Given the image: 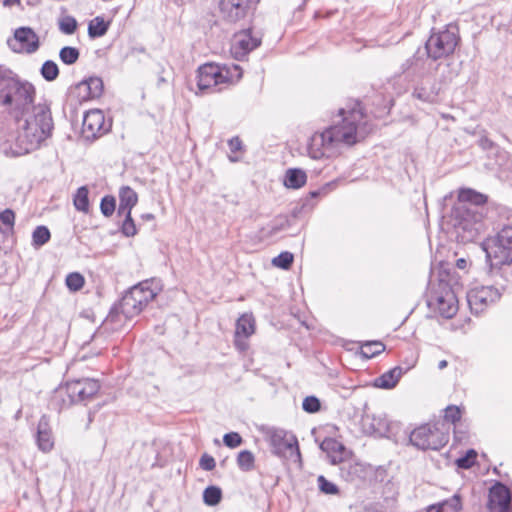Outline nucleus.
Here are the masks:
<instances>
[{"label": "nucleus", "mask_w": 512, "mask_h": 512, "mask_svg": "<svg viewBox=\"0 0 512 512\" xmlns=\"http://www.w3.org/2000/svg\"><path fill=\"white\" fill-rule=\"evenodd\" d=\"M104 115L102 111L93 109L84 114L82 122V133L89 138H95L103 130Z\"/></svg>", "instance_id": "obj_18"}, {"label": "nucleus", "mask_w": 512, "mask_h": 512, "mask_svg": "<svg viewBox=\"0 0 512 512\" xmlns=\"http://www.w3.org/2000/svg\"><path fill=\"white\" fill-rule=\"evenodd\" d=\"M124 221L121 227L122 233L127 237H132L137 233L134 220L132 219L131 212L128 214H122Z\"/></svg>", "instance_id": "obj_45"}, {"label": "nucleus", "mask_w": 512, "mask_h": 512, "mask_svg": "<svg viewBox=\"0 0 512 512\" xmlns=\"http://www.w3.org/2000/svg\"><path fill=\"white\" fill-rule=\"evenodd\" d=\"M480 143H481V146H482L483 148H485V149H486V148H490V147H492V145H493L492 141H490V140H489V139H487V138H483V139H481Z\"/></svg>", "instance_id": "obj_52"}, {"label": "nucleus", "mask_w": 512, "mask_h": 512, "mask_svg": "<svg viewBox=\"0 0 512 512\" xmlns=\"http://www.w3.org/2000/svg\"><path fill=\"white\" fill-rule=\"evenodd\" d=\"M456 265H457L458 268L464 269L467 266V261L465 259H463V258H460V259L457 260Z\"/></svg>", "instance_id": "obj_53"}, {"label": "nucleus", "mask_w": 512, "mask_h": 512, "mask_svg": "<svg viewBox=\"0 0 512 512\" xmlns=\"http://www.w3.org/2000/svg\"><path fill=\"white\" fill-rule=\"evenodd\" d=\"M109 22H106L102 17H95L89 22L88 35L90 38L95 39L104 36L109 29Z\"/></svg>", "instance_id": "obj_30"}, {"label": "nucleus", "mask_w": 512, "mask_h": 512, "mask_svg": "<svg viewBox=\"0 0 512 512\" xmlns=\"http://www.w3.org/2000/svg\"><path fill=\"white\" fill-rule=\"evenodd\" d=\"M89 190L86 186L77 189L73 203L78 211L87 213L89 211Z\"/></svg>", "instance_id": "obj_31"}, {"label": "nucleus", "mask_w": 512, "mask_h": 512, "mask_svg": "<svg viewBox=\"0 0 512 512\" xmlns=\"http://www.w3.org/2000/svg\"><path fill=\"white\" fill-rule=\"evenodd\" d=\"M476 457L477 452L474 449H469L464 456L456 460V465L461 469H469L474 465Z\"/></svg>", "instance_id": "obj_42"}, {"label": "nucleus", "mask_w": 512, "mask_h": 512, "mask_svg": "<svg viewBox=\"0 0 512 512\" xmlns=\"http://www.w3.org/2000/svg\"><path fill=\"white\" fill-rule=\"evenodd\" d=\"M255 457L249 450H243L238 454L237 465L242 471H251L254 469Z\"/></svg>", "instance_id": "obj_36"}, {"label": "nucleus", "mask_w": 512, "mask_h": 512, "mask_svg": "<svg viewBox=\"0 0 512 512\" xmlns=\"http://www.w3.org/2000/svg\"><path fill=\"white\" fill-rule=\"evenodd\" d=\"M307 181V175L304 170L299 168H290L286 171L284 185L287 188L299 189Z\"/></svg>", "instance_id": "obj_27"}, {"label": "nucleus", "mask_w": 512, "mask_h": 512, "mask_svg": "<svg viewBox=\"0 0 512 512\" xmlns=\"http://www.w3.org/2000/svg\"><path fill=\"white\" fill-rule=\"evenodd\" d=\"M228 146L231 152L240 151L242 149V141L239 139V137H233L229 140Z\"/></svg>", "instance_id": "obj_51"}, {"label": "nucleus", "mask_w": 512, "mask_h": 512, "mask_svg": "<svg viewBox=\"0 0 512 512\" xmlns=\"http://www.w3.org/2000/svg\"><path fill=\"white\" fill-rule=\"evenodd\" d=\"M65 283L71 291H78L84 286L85 280L80 273L72 272L66 276Z\"/></svg>", "instance_id": "obj_40"}, {"label": "nucleus", "mask_w": 512, "mask_h": 512, "mask_svg": "<svg viewBox=\"0 0 512 512\" xmlns=\"http://www.w3.org/2000/svg\"><path fill=\"white\" fill-rule=\"evenodd\" d=\"M36 440L38 448L43 452H49L54 446L52 433L46 416H42L38 422Z\"/></svg>", "instance_id": "obj_23"}, {"label": "nucleus", "mask_w": 512, "mask_h": 512, "mask_svg": "<svg viewBox=\"0 0 512 512\" xmlns=\"http://www.w3.org/2000/svg\"><path fill=\"white\" fill-rule=\"evenodd\" d=\"M320 448L327 453H341L344 450L343 444L333 438H325Z\"/></svg>", "instance_id": "obj_41"}, {"label": "nucleus", "mask_w": 512, "mask_h": 512, "mask_svg": "<svg viewBox=\"0 0 512 512\" xmlns=\"http://www.w3.org/2000/svg\"><path fill=\"white\" fill-rule=\"evenodd\" d=\"M293 259V254L285 251L273 258L272 264L282 269H288L292 265Z\"/></svg>", "instance_id": "obj_43"}, {"label": "nucleus", "mask_w": 512, "mask_h": 512, "mask_svg": "<svg viewBox=\"0 0 512 512\" xmlns=\"http://www.w3.org/2000/svg\"><path fill=\"white\" fill-rule=\"evenodd\" d=\"M153 283V280L142 281L133 286L128 292L138 299V304H144L147 306V304L158 294L157 290L152 287Z\"/></svg>", "instance_id": "obj_22"}, {"label": "nucleus", "mask_w": 512, "mask_h": 512, "mask_svg": "<svg viewBox=\"0 0 512 512\" xmlns=\"http://www.w3.org/2000/svg\"><path fill=\"white\" fill-rule=\"evenodd\" d=\"M8 47L16 53H35L40 46L39 37L30 27H20L7 40Z\"/></svg>", "instance_id": "obj_14"}, {"label": "nucleus", "mask_w": 512, "mask_h": 512, "mask_svg": "<svg viewBox=\"0 0 512 512\" xmlns=\"http://www.w3.org/2000/svg\"><path fill=\"white\" fill-rule=\"evenodd\" d=\"M312 197H316L319 195V191H313L311 192Z\"/></svg>", "instance_id": "obj_58"}, {"label": "nucleus", "mask_w": 512, "mask_h": 512, "mask_svg": "<svg viewBox=\"0 0 512 512\" xmlns=\"http://www.w3.org/2000/svg\"><path fill=\"white\" fill-rule=\"evenodd\" d=\"M461 509V498L458 494H455L449 499L430 505L426 512H460Z\"/></svg>", "instance_id": "obj_26"}, {"label": "nucleus", "mask_w": 512, "mask_h": 512, "mask_svg": "<svg viewBox=\"0 0 512 512\" xmlns=\"http://www.w3.org/2000/svg\"><path fill=\"white\" fill-rule=\"evenodd\" d=\"M80 57V51L76 47L65 46L59 51V58L66 65L75 64Z\"/></svg>", "instance_id": "obj_34"}, {"label": "nucleus", "mask_w": 512, "mask_h": 512, "mask_svg": "<svg viewBox=\"0 0 512 512\" xmlns=\"http://www.w3.org/2000/svg\"><path fill=\"white\" fill-rule=\"evenodd\" d=\"M265 436L272 447V452L277 456H284L287 451H296L300 455L297 438L280 428H267Z\"/></svg>", "instance_id": "obj_13"}, {"label": "nucleus", "mask_w": 512, "mask_h": 512, "mask_svg": "<svg viewBox=\"0 0 512 512\" xmlns=\"http://www.w3.org/2000/svg\"><path fill=\"white\" fill-rule=\"evenodd\" d=\"M255 331V319L252 316V314H243L241 315L237 322H236V329H235V340L234 344L235 346L240 349L244 350L246 349V343L242 341L243 339H246L250 337Z\"/></svg>", "instance_id": "obj_19"}, {"label": "nucleus", "mask_w": 512, "mask_h": 512, "mask_svg": "<svg viewBox=\"0 0 512 512\" xmlns=\"http://www.w3.org/2000/svg\"><path fill=\"white\" fill-rule=\"evenodd\" d=\"M59 30L65 35H72L78 27L77 20L70 15L62 16L58 21Z\"/></svg>", "instance_id": "obj_38"}, {"label": "nucleus", "mask_w": 512, "mask_h": 512, "mask_svg": "<svg viewBox=\"0 0 512 512\" xmlns=\"http://www.w3.org/2000/svg\"><path fill=\"white\" fill-rule=\"evenodd\" d=\"M145 307L144 304H138V299L130 292H126L120 300L119 306L112 309L108 314L105 324H116L122 320V317L125 319L132 318L138 315Z\"/></svg>", "instance_id": "obj_15"}, {"label": "nucleus", "mask_w": 512, "mask_h": 512, "mask_svg": "<svg viewBox=\"0 0 512 512\" xmlns=\"http://www.w3.org/2000/svg\"><path fill=\"white\" fill-rule=\"evenodd\" d=\"M448 365L447 361L446 360H441L439 363H438V368L440 370H443L444 368H446Z\"/></svg>", "instance_id": "obj_54"}, {"label": "nucleus", "mask_w": 512, "mask_h": 512, "mask_svg": "<svg viewBox=\"0 0 512 512\" xmlns=\"http://www.w3.org/2000/svg\"><path fill=\"white\" fill-rule=\"evenodd\" d=\"M20 2V0H4V4L6 5H14V4H18Z\"/></svg>", "instance_id": "obj_55"}, {"label": "nucleus", "mask_w": 512, "mask_h": 512, "mask_svg": "<svg viewBox=\"0 0 512 512\" xmlns=\"http://www.w3.org/2000/svg\"><path fill=\"white\" fill-rule=\"evenodd\" d=\"M364 431L376 437H384L390 431V424L383 415H366L362 418Z\"/></svg>", "instance_id": "obj_20"}, {"label": "nucleus", "mask_w": 512, "mask_h": 512, "mask_svg": "<svg viewBox=\"0 0 512 512\" xmlns=\"http://www.w3.org/2000/svg\"><path fill=\"white\" fill-rule=\"evenodd\" d=\"M242 437L237 432L226 433L223 437L224 444L229 448H236L242 444Z\"/></svg>", "instance_id": "obj_48"}, {"label": "nucleus", "mask_w": 512, "mask_h": 512, "mask_svg": "<svg viewBox=\"0 0 512 512\" xmlns=\"http://www.w3.org/2000/svg\"><path fill=\"white\" fill-rule=\"evenodd\" d=\"M409 441L420 450H440L447 444L448 435L436 424H424L411 432Z\"/></svg>", "instance_id": "obj_8"}, {"label": "nucleus", "mask_w": 512, "mask_h": 512, "mask_svg": "<svg viewBox=\"0 0 512 512\" xmlns=\"http://www.w3.org/2000/svg\"><path fill=\"white\" fill-rule=\"evenodd\" d=\"M261 44V38L253 35L251 29L243 30L234 36L232 53L236 58L247 55Z\"/></svg>", "instance_id": "obj_17"}, {"label": "nucleus", "mask_w": 512, "mask_h": 512, "mask_svg": "<svg viewBox=\"0 0 512 512\" xmlns=\"http://www.w3.org/2000/svg\"><path fill=\"white\" fill-rule=\"evenodd\" d=\"M100 383L91 378L70 381L66 384V393L70 403H84L90 401L100 390Z\"/></svg>", "instance_id": "obj_12"}, {"label": "nucleus", "mask_w": 512, "mask_h": 512, "mask_svg": "<svg viewBox=\"0 0 512 512\" xmlns=\"http://www.w3.org/2000/svg\"><path fill=\"white\" fill-rule=\"evenodd\" d=\"M501 229L496 235L493 246L487 250V258L492 266L512 263V210L502 208L499 212Z\"/></svg>", "instance_id": "obj_5"}, {"label": "nucleus", "mask_w": 512, "mask_h": 512, "mask_svg": "<svg viewBox=\"0 0 512 512\" xmlns=\"http://www.w3.org/2000/svg\"><path fill=\"white\" fill-rule=\"evenodd\" d=\"M219 14L227 23H238L252 13L254 0H219Z\"/></svg>", "instance_id": "obj_11"}, {"label": "nucleus", "mask_w": 512, "mask_h": 512, "mask_svg": "<svg viewBox=\"0 0 512 512\" xmlns=\"http://www.w3.org/2000/svg\"><path fill=\"white\" fill-rule=\"evenodd\" d=\"M41 76L48 82H52L59 76L58 65L52 60H46L40 69Z\"/></svg>", "instance_id": "obj_35"}, {"label": "nucleus", "mask_w": 512, "mask_h": 512, "mask_svg": "<svg viewBox=\"0 0 512 512\" xmlns=\"http://www.w3.org/2000/svg\"><path fill=\"white\" fill-rule=\"evenodd\" d=\"M15 213L11 209H5L0 212V231L2 233L11 232L14 228Z\"/></svg>", "instance_id": "obj_37"}, {"label": "nucleus", "mask_w": 512, "mask_h": 512, "mask_svg": "<svg viewBox=\"0 0 512 512\" xmlns=\"http://www.w3.org/2000/svg\"><path fill=\"white\" fill-rule=\"evenodd\" d=\"M317 482L321 492L330 495L338 493L337 486L334 483L328 481L323 475L318 477Z\"/></svg>", "instance_id": "obj_47"}, {"label": "nucleus", "mask_w": 512, "mask_h": 512, "mask_svg": "<svg viewBox=\"0 0 512 512\" xmlns=\"http://www.w3.org/2000/svg\"><path fill=\"white\" fill-rule=\"evenodd\" d=\"M427 306L441 317L450 319L458 311V300L447 283L441 282L427 296Z\"/></svg>", "instance_id": "obj_7"}, {"label": "nucleus", "mask_w": 512, "mask_h": 512, "mask_svg": "<svg viewBox=\"0 0 512 512\" xmlns=\"http://www.w3.org/2000/svg\"><path fill=\"white\" fill-rule=\"evenodd\" d=\"M403 374L404 369L400 366H396L376 378L374 385L382 389H392L397 385Z\"/></svg>", "instance_id": "obj_25"}, {"label": "nucleus", "mask_w": 512, "mask_h": 512, "mask_svg": "<svg viewBox=\"0 0 512 512\" xmlns=\"http://www.w3.org/2000/svg\"><path fill=\"white\" fill-rule=\"evenodd\" d=\"M440 90L441 87L439 84L432 82L428 78H424L416 85L412 95L423 102L434 103L437 100Z\"/></svg>", "instance_id": "obj_21"}, {"label": "nucleus", "mask_w": 512, "mask_h": 512, "mask_svg": "<svg viewBox=\"0 0 512 512\" xmlns=\"http://www.w3.org/2000/svg\"><path fill=\"white\" fill-rule=\"evenodd\" d=\"M444 418L446 421L455 424L457 421L461 419V411L457 406H448L445 409Z\"/></svg>", "instance_id": "obj_49"}, {"label": "nucleus", "mask_w": 512, "mask_h": 512, "mask_svg": "<svg viewBox=\"0 0 512 512\" xmlns=\"http://www.w3.org/2000/svg\"><path fill=\"white\" fill-rule=\"evenodd\" d=\"M200 467L205 471H211L215 468V459L209 454H203L199 461Z\"/></svg>", "instance_id": "obj_50"}, {"label": "nucleus", "mask_w": 512, "mask_h": 512, "mask_svg": "<svg viewBox=\"0 0 512 512\" xmlns=\"http://www.w3.org/2000/svg\"><path fill=\"white\" fill-rule=\"evenodd\" d=\"M78 88H86L88 90L86 98L94 99L101 96L103 92V81L99 77H90L82 81Z\"/></svg>", "instance_id": "obj_29"}, {"label": "nucleus", "mask_w": 512, "mask_h": 512, "mask_svg": "<svg viewBox=\"0 0 512 512\" xmlns=\"http://www.w3.org/2000/svg\"><path fill=\"white\" fill-rule=\"evenodd\" d=\"M501 297V291L494 286H475L467 293V302L474 314H480Z\"/></svg>", "instance_id": "obj_10"}, {"label": "nucleus", "mask_w": 512, "mask_h": 512, "mask_svg": "<svg viewBox=\"0 0 512 512\" xmlns=\"http://www.w3.org/2000/svg\"><path fill=\"white\" fill-rule=\"evenodd\" d=\"M485 195L472 189H461L458 202L453 206L450 223L458 241H474L483 228L480 206L486 202Z\"/></svg>", "instance_id": "obj_3"}, {"label": "nucleus", "mask_w": 512, "mask_h": 512, "mask_svg": "<svg viewBox=\"0 0 512 512\" xmlns=\"http://www.w3.org/2000/svg\"><path fill=\"white\" fill-rule=\"evenodd\" d=\"M115 207L116 201L113 196H105L102 198L100 203V210L105 217H110L114 213Z\"/></svg>", "instance_id": "obj_44"}, {"label": "nucleus", "mask_w": 512, "mask_h": 512, "mask_svg": "<svg viewBox=\"0 0 512 512\" xmlns=\"http://www.w3.org/2000/svg\"><path fill=\"white\" fill-rule=\"evenodd\" d=\"M17 124V155L28 154L38 148L52 136L54 122L50 105L44 101L33 105Z\"/></svg>", "instance_id": "obj_2"}, {"label": "nucleus", "mask_w": 512, "mask_h": 512, "mask_svg": "<svg viewBox=\"0 0 512 512\" xmlns=\"http://www.w3.org/2000/svg\"><path fill=\"white\" fill-rule=\"evenodd\" d=\"M51 234L46 226H37L32 234V243L36 247L46 244L50 240Z\"/></svg>", "instance_id": "obj_39"}, {"label": "nucleus", "mask_w": 512, "mask_h": 512, "mask_svg": "<svg viewBox=\"0 0 512 512\" xmlns=\"http://www.w3.org/2000/svg\"><path fill=\"white\" fill-rule=\"evenodd\" d=\"M487 507L489 512H510L511 493L506 485L497 482L489 489Z\"/></svg>", "instance_id": "obj_16"}, {"label": "nucleus", "mask_w": 512, "mask_h": 512, "mask_svg": "<svg viewBox=\"0 0 512 512\" xmlns=\"http://www.w3.org/2000/svg\"><path fill=\"white\" fill-rule=\"evenodd\" d=\"M222 500V490L218 486H208L203 492V502L207 506H216Z\"/></svg>", "instance_id": "obj_33"}, {"label": "nucleus", "mask_w": 512, "mask_h": 512, "mask_svg": "<svg viewBox=\"0 0 512 512\" xmlns=\"http://www.w3.org/2000/svg\"><path fill=\"white\" fill-rule=\"evenodd\" d=\"M138 202L137 193L129 186H123L119 191L118 215L128 214Z\"/></svg>", "instance_id": "obj_24"}, {"label": "nucleus", "mask_w": 512, "mask_h": 512, "mask_svg": "<svg viewBox=\"0 0 512 512\" xmlns=\"http://www.w3.org/2000/svg\"><path fill=\"white\" fill-rule=\"evenodd\" d=\"M385 350V345L380 341H368L361 346V355L364 358L370 359L379 354H381Z\"/></svg>", "instance_id": "obj_32"}, {"label": "nucleus", "mask_w": 512, "mask_h": 512, "mask_svg": "<svg viewBox=\"0 0 512 512\" xmlns=\"http://www.w3.org/2000/svg\"><path fill=\"white\" fill-rule=\"evenodd\" d=\"M232 68L237 73L236 77L240 78L241 77L240 68L237 65H233Z\"/></svg>", "instance_id": "obj_56"}, {"label": "nucleus", "mask_w": 512, "mask_h": 512, "mask_svg": "<svg viewBox=\"0 0 512 512\" xmlns=\"http://www.w3.org/2000/svg\"><path fill=\"white\" fill-rule=\"evenodd\" d=\"M424 59L417 55L406 59L400 66V73L407 75V77L414 76L424 68Z\"/></svg>", "instance_id": "obj_28"}, {"label": "nucleus", "mask_w": 512, "mask_h": 512, "mask_svg": "<svg viewBox=\"0 0 512 512\" xmlns=\"http://www.w3.org/2000/svg\"><path fill=\"white\" fill-rule=\"evenodd\" d=\"M36 89L12 70L0 65V106L13 119H21L34 104Z\"/></svg>", "instance_id": "obj_4"}, {"label": "nucleus", "mask_w": 512, "mask_h": 512, "mask_svg": "<svg viewBox=\"0 0 512 512\" xmlns=\"http://www.w3.org/2000/svg\"><path fill=\"white\" fill-rule=\"evenodd\" d=\"M302 408L308 413H316L321 408L320 400L315 396H307L303 400Z\"/></svg>", "instance_id": "obj_46"}, {"label": "nucleus", "mask_w": 512, "mask_h": 512, "mask_svg": "<svg viewBox=\"0 0 512 512\" xmlns=\"http://www.w3.org/2000/svg\"><path fill=\"white\" fill-rule=\"evenodd\" d=\"M142 217L144 219H146V220H153L154 219V215L153 214H145Z\"/></svg>", "instance_id": "obj_57"}, {"label": "nucleus", "mask_w": 512, "mask_h": 512, "mask_svg": "<svg viewBox=\"0 0 512 512\" xmlns=\"http://www.w3.org/2000/svg\"><path fill=\"white\" fill-rule=\"evenodd\" d=\"M342 116L341 123L335 124L322 133H316L311 138L309 155L313 159H320L325 155V149L339 145L351 146L370 132L371 125L363 114L362 107L357 103L352 109L339 110Z\"/></svg>", "instance_id": "obj_1"}, {"label": "nucleus", "mask_w": 512, "mask_h": 512, "mask_svg": "<svg viewBox=\"0 0 512 512\" xmlns=\"http://www.w3.org/2000/svg\"><path fill=\"white\" fill-rule=\"evenodd\" d=\"M458 41V34L449 28L433 33L425 44L427 55L433 60L447 57L454 52Z\"/></svg>", "instance_id": "obj_9"}, {"label": "nucleus", "mask_w": 512, "mask_h": 512, "mask_svg": "<svg viewBox=\"0 0 512 512\" xmlns=\"http://www.w3.org/2000/svg\"><path fill=\"white\" fill-rule=\"evenodd\" d=\"M197 72V87L203 94L219 91V85L232 82L234 77L230 68L214 63L200 66Z\"/></svg>", "instance_id": "obj_6"}, {"label": "nucleus", "mask_w": 512, "mask_h": 512, "mask_svg": "<svg viewBox=\"0 0 512 512\" xmlns=\"http://www.w3.org/2000/svg\"><path fill=\"white\" fill-rule=\"evenodd\" d=\"M229 159H230L232 162L237 161V159H236V158L229 157Z\"/></svg>", "instance_id": "obj_59"}]
</instances>
